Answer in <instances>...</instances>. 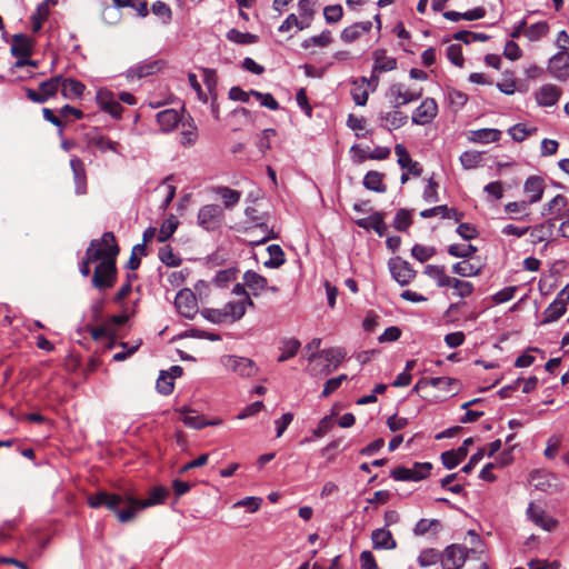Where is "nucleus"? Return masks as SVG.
Listing matches in <instances>:
<instances>
[{"instance_id":"obj_1","label":"nucleus","mask_w":569,"mask_h":569,"mask_svg":"<svg viewBox=\"0 0 569 569\" xmlns=\"http://www.w3.org/2000/svg\"><path fill=\"white\" fill-rule=\"evenodd\" d=\"M168 496L169 490L163 486L153 487L149 491L148 499L144 500L134 498L128 491L121 495L102 490L90 495L87 502L89 507L94 509L106 507L114 512L121 523H127L134 519L139 510L163 503Z\"/></svg>"},{"instance_id":"obj_2","label":"nucleus","mask_w":569,"mask_h":569,"mask_svg":"<svg viewBox=\"0 0 569 569\" xmlns=\"http://www.w3.org/2000/svg\"><path fill=\"white\" fill-rule=\"evenodd\" d=\"M120 252V248L117 243V239L111 231H107L100 239H92L86 250V256H89V260L106 261L112 259L117 261V257Z\"/></svg>"},{"instance_id":"obj_3","label":"nucleus","mask_w":569,"mask_h":569,"mask_svg":"<svg viewBox=\"0 0 569 569\" xmlns=\"http://www.w3.org/2000/svg\"><path fill=\"white\" fill-rule=\"evenodd\" d=\"M118 269L117 261L108 259L99 262L94 268L91 283L93 288L102 291L112 288L117 282Z\"/></svg>"},{"instance_id":"obj_4","label":"nucleus","mask_w":569,"mask_h":569,"mask_svg":"<svg viewBox=\"0 0 569 569\" xmlns=\"http://www.w3.org/2000/svg\"><path fill=\"white\" fill-rule=\"evenodd\" d=\"M224 221L223 209L219 204H206L199 209L198 223L207 231H216Z\"/></svg>"},{"instance_id":"obj_5","label":"nucleus","mask_w":569,"mask_h":569,"mask_svg":"<svg viewBox=\"0 0 569 569\" xmlns=\"http://www.w3.org/2000/svg\"><path fill=\"white\" fill-rule=\"evenodd\" d=\"M423 94V89H408L402 83H393L389 88V96L392 98L393 108L398 109L412 101L419 100Z\"/></svg>"},{"instance_id":"obj_6","label":"nucleus","mask_w":569,"mask_h":569,"mask_svg":"<svg viewBox=\"0 0 569 569\" xmlns=\"http://www.w3.org/2000/svg\"><path fill=\"white\" fill-rule=\"evenodd\" d=\"M468 556V549L461 545L448 546L441 557L442 569H460Z\"/></svg>"},{"instance_id":"obj_7","label":"nucleus","mask_w":569,"mask_h":569,"mask_svg":"<svg viewBox=\"0 0 569 569\" xmlns=\"http://www.w3.org/2000/svg\"><path fill=\"white\" fill-rule=\"evenodd\" d=\"M244 214L249 221L254 223L256 228H259L263 232L262 238L252 241L253 244H261L270 239L277 238V234L272 230H269L268 224L266 222L268 217L267 212H260L254 207H247L244 210Z\"/></svg>"},{"instance_id":"obj_8","label":"nucleus","mask_w":569,"mask_h":569,"mask_svg":"<svg viewBox=\"0 0 569 569\" xmlns=\"http://www.w3.org/2000/svg\"><path fill=\"white\" fill-rule=\"evenodd\" d=\"M389 269L400 286H407L416 277V270L411 264L399 257L389 261Z\"/></svg>"},{"instance_id":"obj_9","label":"nucleus","mask_w":569,"mask_h":569,"mask_svg":"<svg viewBox=\"0 0 569 569\" xmlns=\"http://www.w3.org/2000/svg\"><path fill=\"white\" fill-rule=\"evenodd\" d=\"M438 114V104L433 98H426L412 113L415 124L425 126L430 123Z\"/></svg>"},{"instance_id":"obj_10","label":"nucleus","mask_w":569,"mask_h":569,"mask_svg":"<svg viewBox=\"0 0 569 569\" xmlns=\"http://www.w3.org/2000/svg\"><path fill=\"white\" fill-rule=\"evenodd\" d=\"M174 306L181 316L192 319L197 312L194 293L190 289L180 290L176 296Z\"/></svg>"},{"instance_id":"obj_11","label":"nucleus","mask_w":569,"mask_h":569,"mask_svg":"<svg viewBox=\"0 0 569 569\" xmlns=\"http://www.w3.org/2000/svg\"><path fill=\"white\" fill-rule=\"evenodd\" d=\"M224 366L241 377H252L258 371L256 363L246 357L228 356Z\"/></svg>"},{"instance_id":"obj_12","label":"nucleus","mask_w":569,"mask_h":569,"mask_svg":"<svg viewBox=\"0 0 569 569\" xmlns=\"http://www.w3.org/2000/svg\"><path fill=\"white\" fill-rule=\"evenodd\" d=\"M86 138L89 147L97 148L101 152L112 151L117 154H121V144L102 134H99L97 129L87 132Z\"/></svg>"},{"instance_id":"obj_13","label":"nucleus","mask_w":569,"mask_h":569,"mask_svg":"<svg viewBox=\"0 0 569 569\" xmlns=\"http://www.w3.org/2000/svg\"><path fill=\"white\" fill-rule=\"evenodd\" d=\"M549 72L559 80L569 78V53L559 51L550 60L548 66Z\"/></svg>"},{"instance_id":"obj_14","label":"nucleus","mask_w":569,"mask_h":569,"mask_svg":"<svg viewBox=\"0 0 569 569\" xmlns=\"http://www.w3.org/2000/svg\"><path fill=\"white\" fill-rule=\"evenodd\" d=\"M527 515L529 519L536 525L541 527L546 531H552L556 529L558 521L548 516L545 510L537 507L535 503H530L527 509Z\"/></svg>"},{"instance_id":"obj_15","label":"nucleus","mask_w":569,"mask_h":569,"mask_svg":"<svg viewBox=\"0 0 569 569\" xmlns=\"http://www.w3.org/2000/svg\"><path fill=\"white\" fill-rule=\"evenodd\" d=\"M97 102L103 111L108 112L113 118H119L123 111V107L114 99L111 91L99 90L97 92Z\"/></svg>"},{"instance_id":"obj_16","label":"nucleus","mask_w":569,"mask_h":569,"mask_svg":"<svg viewBox=\"0 0 569 569\" xmlns=\"http://www.w3.org/2000/svg\"><path fill=\"white\" fill-rule=\"evenodd\" d=\"M395 153L398 157V163L402 170H407L413 177H420L422 173V167L419 162L413 161L406 149V147L401 143L396 144Z\"/></svg>"},{"instance_id":"obj_17","label":"nucleus","mask_w":569,"mask_h":569,"mask_svg":"<svg viewBox=\"0 0 569 569\" xmlns=\"http://www.w3.org/2000/svg\"><path fill=\"white\" fill-rule=\"evenodd\" d=\"M70 167L73 173L76 193L84 194L87 191V173L83 161L78 157H73L70 160Z\"/></svg>"},{"instance_id":"obj_18","label":"nucleus","mask_w":569,"mask_h":569,"mask_svg":"<svg viewBox=\"0 0 569 569\" xmlns=\"http://www.w3.org/2000/svg\"><path fill=\"white\" fill-rule=\"evenodd\" d=\"M356 223L366 230H373L379 237H383L387 231L385 223V213L380 211L373 212L369 218H362L356 221Z\"/></svg>"},{"instance_id":"obj_19","label":"nucleus","mask_w":569,"mask_h":569,"mask_svg":"<svg viewBox=\"0 0 569 569\" xmlns=\"http://www.w3.org/2000/svg\"><path fill=\"white\" fill-rule=\"evenodd\" d=\"M545 190V181L541 177L538 176H530L523 186V191L526 196L529 198L528 202L536 203L538 202L543 194Z\"/></svg>"},{"instance_id":"obj_20","label":"nucleus","mask_w":569,"mask_h":569,"mask_svg":"<svg viewBox=\"0 0 569 569\" xmlns=\"http://www.w3.org/2000/svg\"><path fill=\"white\" fill-rule=\"evenodd\" d=\"M32 41L23 33L12 37L11 54L16 58H29L32 54Z\"/></svg>"},{"instance_id":"obj_21","label":"nucleus","mask_w":569,"mask_h":569,"mask_svg":"<svg viewBox=\"0 0 569 569\" xmlns=\"http://www.w3.org/2000/svg\"><path fill=\"white\" fill-rule=\"evenodd\" d=\"M561 96V90L555 84H545L536 92V100L540 106L551 107Z\"/></svg>"},{"instance_id":"obj_22","label":"nucleus","mask_w":569,"mask_h":569,"mask_svg":"<svg viewBox=\"0 0 569 569\" xmlns=\"http://www.w3.org/2000/svg\"><path fill=\"white\" fill-rule=\"evenodd\" d=\"M372 546L375 549L392 550L397 548V542L392 533L386 528H379L371 533Z\"/></svg>"},{"instance_id":"obj_23","label":"nucleus","mask_w":569,"mask_h":569,"mask_svg":"<svg viewBox=\"0 0 569 569\" xmlns=\"http://www.w3.org/2000/svg\"><path fill=\"white\" fill-rule=\"evenodd\" d=\"M86 87L84 84L73 78H64L61 76L60 91L63 98L73 100L82 96Z\"/></svg>"},{"instance_id":"obj_24","label":"nucleus","mask_w":569,"mask_h":569,"mask_svg":"<svg viewBox=\"0 0 569 569\" xmlns=\"http://www.w3.org/2000/svg\"><path fill=\"white\" fill-rule=\"evenodd\" d=\"M380 120V126L386 130L391 131L403 127L408 121V116L400 110H393L391 112L381 113Z\"/></svg>"},{"instance_id":"obj_25","label":"nucleus","mask_w":569,"mask_h":569,"mask_svg":"<svg viewBox=\"0 0 569 569\" xmlns=\"http://www.w3.org/2000/svg\"><path fill=\"white\" fill-rule=\"evenodd\" d=\"M373 73L392 71L397 68V60L387 56L385 49H377L373 52Z\"/></svg>"},{"instance_id":"obj_26","label":"nucleus","mask_w":569,"mask_h":569,"mask_svg":"<svg viewBox=\"0 0 569 569\" xmlns=\"http://www.w3.org/2000/svg\"><path fill=\"white\" fill-rule=\"evenodd\" d=\"M178 411L183 415L181 418L182 422L187 427L197 430L203 429L208 426H217L221 423V420H207L203 416H189L187 413L190 412V410L184 407L178 409Z\"/></svg>"},{"instance_id":"obj_27","label":"nucleus","mask_w":569,"mask_h":569,"mask_svg":"<svg viewBox=\"0 0 569 569\" xmlns=\"http://www.w3.org/2000/svg\"><path fill=\"white\" fill-rule=\"evenodd\" d=\"M243 283L251 290L253 296H259L261 291L267 289L268 280L256 271L248 270L243 273Z\"/></svg>"},{"instance_id":"obj_28","label":"nucleus","mask_w":569,"mask_h":569,"mask_svg":"<svg viewBox=\"0 0 569 569\" xmlns=\"http://www.w3.org/2000/svg\"><path fill=\"white\" fill-rule=\"evenodd\" d=\"M157 121L162 131L173 130L181 121L179 112L174 109H166L157 113Z\"/></svg>"},{"instance_id":"obj_29","label":"nucleus","mask_w":569,"mask_h":569,"mask_svg":"<svg viewBox=\"0 0 569 569\" xmlns=\"http://www.w3.org/2000/svg\"><path fill=\"white\" fill-rule=\"evenodd\" d=\"M385 173L370 170L366 173L363 178V187L368 190L378 192V193H385L387 191V186L383 182Z\"/></svg>"},{"instance_id":"obj_30","label":"nucleus","mask_w":569,"mask_h":569,"mask_svg":"<svg viewBox=\"0 0 569 569\" xmlns=\"http://www.w3.org/2000/svg\"><path fill=\"white\" fill-rule=\"evenodd\" d=\"M321 357L325 358L326 366V375L330 373L332 370L337 369V367L341 363V361L346 357V351L341 348H329L320 353Z\"/></svg>"},{"instance_id":"obj_31","label":"nucleus","mask_w":569,"mask_h":569,"mask_svg":"<svg viewBox=\"0 0 569 569\" xmlns=\"http://www.w3.org/2000/svg\"><path fill=\"white\" fill-rule=\"evenodd\" d=\"M567 311V305L555 299L543 311L542 325L550 323L560 319Z\"/></svg>"},{"instance_id":"obj_32","label":"nucleus","mask_w":569,"mask_h":569,"mask_svg":"<svg viewBox=\"0 0 569 569\" xmlns=\"http://www.w3.org/2000/svg\"><path fill=\"white\" fill-rule=\"evenodd\" d=\"M163 66L164 62L162 60H153L132 68L130 72L140 79L159 72Z\"/></svg>"},{"instance_id":"obj_33","label":"nucleus","mask_w":569,"mask_h":569,"mask_svg":"<svg viewBox=\"0 0 569 569\" xmlns=\"http://www.w3.org/2000/svg\"><path fill=\"white\" fill-rule=\"evenodd\" d=\"M222 312L226 313V321H237L240 320L246 313V302L244 301H231L224 305Z\"/></svg>"},{"instance_id":"obj_34","label":"nucleus","mask_w":569,"mask_h":569,"mask_svg":"<svg viewBox=\"0 0 569 569\" xmlns=\"http://www.w3.org/2000/svg\"><path fill=\"white\" fill-rule=\"evenodd\" d=\"M472 142L488 143L496 142L500 139L501 132L498 129H479L470 132Z\"/></svg>"},{"instance_id":"obj_35","label":"nucleus","mask_w":569,"mask_h":569,"mask_svg":"<svg viewBox=\"0 0 569 569\" xmlns=\"http://www.w3.org/2000/svg\"><path fill=\"white\" fill-rule=\"evenodd\" d=\"M267 251L270 258L263 262L266 268L277 269L286 262L284 252L279 244H270Z\"/></svg>"},{"instance_id":"obj_36","label":"nucleus","mask_w":569,"mask_h":569,"mask_svg":"<svg viewBox=\"0 0 569 569\" xmlns=\"http://www.w3.org/2000/svg\"><path fill=\"white\" fill-rule=\"evenodd\" d=\"M568 206V200L562 194H557L545 209L547 214H553L556 218H562L566 213H569V210L566 211Z\"/></svg>"},{"instance_id":"obj_37","label":"nucleus","mask_w":569,"mask_h":569,"mask_svg":"<svg viewBox=\"0 0 569 569\" xmlns=\"http://www.w3.org/2000/svg\"><path fill=\"white\" fill-rule=\"evenodd\" d=\"M61 87V76L51 77L39 84L41 96L44 97V102L54 97Z\"/></svg>"},{"instance_id":"obj_38","label":"nucleus","mask_w":569,"mask_h":569,"mask_svg":"<svg viewBox=\"0 0 569 569\" xmlns=\"http://www.w3.org/2000/svg\"><path fill=\"white\" fill-rule=\"evenodd\" d=\"M214 190L216 193L222 198L226 209H231L240 201L241 192L238 190H233L229 187H217Z\"/></svg>"},{"instance_id":"obj_39","label":"nucleus","mask_w":569,"mask_h":569,"mask_svg":"<svg viewBox=\"0 0 569 569\" xmlns=\"http://www.w3.org/2000/svg\"><path fill=\"white\" fill-rule=\"evenodd\" d=\"M425 274L436 280L438 287H448L450 277L446 274L443 266L427 264L425 267Z\"/></svg>"},{"instance_id":"obj_40","label":"nucleus","mask_w":569,"mask_h":569,"mask_svg":"<svg viewBox=\"0 0 569 569\" xmlns=\"http://www.w3.org/2000/svg\"><path fill=\"white\" fill-rule=\"evenodd\" d=\"M178 226L179 220L177 219V217L170 214V217L167 218L160 226L158 241L166 242L168 239H170L174 231L177 230Z\"/></svg>"},{"instance_id":"obj_41","label":"nucleus","mask_w":569,"mask_h":569,"mask_svg":"<svg viewBox=\"0 0 569 569\" xmlns=\"http://www.w3.org/2000/svg\"><path fill=\"white\" fill-rule=\"evenodd\" d=\"M481 266L471 263L467 260L457 262L452 266V272L461 277H476L481 272Z\"/></svg>"},{"instance_id":"obj_42","label":"nucleus","mask_w":569,"mask_h":569,"mask_svg":"<svg viewBox=\"0 0 569 569\" xmlns=\"http://www.w3.org/2000/svg\"><path fill=\"white\" fill-rule=\"evenodd\" d=\"M227 39L238 44H251L258 42L259 38L250 32H241L238 29H230L227 34Z\"/></svg>"},{"instance_id":"obj_43","label":"nucleus","mask_w":569,"mask_h":569,"mask_svg":"<svg viewBox=\"0 0 569 569\" xmlns=\"http://www.w3.org/2000/svg\"><path fill=\"white\" fill-rule=\"evenodd\" d=\"M144 256H147V248L144 243L133 246L129 260L126 263V268L130 271H136L141 264V257Z\"/></svg>"},{"instance_id":"obj_44","label":"nucleus","mask_w":569,"mask_h":569,"mask_svg":"<svg viewBox=\"0 0 569 569\" xmlns=\"http://www.w3.org/2000/svg\"><path fill=\"white\" fill-rule=\"evenodd\" d=\"M549 31V24L546 21H540L531 24L530 27H526L523 34L530 41H538L542 37H545Z\"/></svg>"},{"instance_id":"obj_45","label":"nucleus","mask_w":569,"mask_h":569,"mask_svg":"<svg viewBox=\"0 0 569 569\" xmlns=\"http://www.w3.org/2000/svg\"><path fill=\"white\" fill-rule=\"evenodd\" d=\"M453 39L461 41L466 44H469L475 41H481V42L488 41L490 39V36L487 33H482V32H472V31L461 30L453 34Z\"/></svg>"},{"instance_id":"obj_46","label":"nucleus","mask_w":569,"mask_h":569,"mask_svg":"<svg viewBox=\"0 0 569 569\" xmlns=\"http://www.w3.org/2000/svg\"><path fill=\"white\" fill-rule=\"evenodd\" d=\"M158 257L160 261L168 267H178L182 262V259L178 257L168 244L159 249Z\"/></svg>"},{"instance_id":"obj_47","label":"nucleus","mask_w":569,"mask_h":569,"mask_svg":"<svg viewBox=\"0 0 569 569\" xmlns=\"http://www.w3.org/2000/svg\"><path fill=\"white\" fill-rule=\"evenodd\" d=\"M448 287H452L456 290L457 296H459L460 298L470 297L475 290L473 284L471 282L452 277H450Z\"/></svg>"},{"instance_id":"obj_48","label":"nucleus","mask_w":569,"mask_h":569,"mask_svg":"<svg viewBox=\"0 0 569 569\" xmlns=\"http://www.w3.org/2000/svg\"><path fill=\"white\" fill-rule=\"evenodd\" d=\"M138 279L137 273L130 272L126 276L124 283L119 288L117 293L113 297V301L116 303H120L122 300H124L132 291V282Z\"/></svg>"},{"instance_id":"obj_49","label":"nucleus","mask_w":569,"mask_h":569,"mask_svg":"<svg viewBox=\"0 0 569 569\" xmlns=\"http://www.w3.org/2000/svg\"><path fill=\"white\" fill-rule=\"evenodd\" d=\"M151 12L159 17L164 24L170 23L172 20V10L171 8L163 1H156L151 6Z\"/></svg>"},{"instance_id":"obj_50","label":"nucleus","mask_w":569,"mask_h":569,"mask_svg":"<svg viewBox=\"0 0 569 569\" xmlns=\"http://www.w3.org/2000/svg\"><path fill=\"white\" fill-rule=\"evenodd\" d=\"M478 251L472 244H451L448 247V253L456 258H471Z\"/></svg>"},{"instance_id":"obj_51","label":"nucleus","mask_w":569,"mask_h":569,"mask_svg":"<svg viewBox=\"0 0 569 569\" xmlns=\"http://www.w3.org/2000/svg\"><path fill=\"white\" fill-rule=\"evenodd\" d=\"M441 553L435 548H427L422 550L418 557V562L421 567H429L441 560Z\"/></svg>"},{"instance_id":"obj_52","label":"nucleus","mask_w":569,"mask_h":569,"mask_svg":"<svg viewBox=\"0 0 569 569\" xmlns=\"http://www.w3.org/2000/svg\"><path fill=\"white\" fill-rule=\"evenodd\" d=\"M49 17V8L47 7V3H40L36 10V12L32 14V31L38 32L41 30L43 22Z\"/></svg>"},{"instance_id":"obj_53","label":"nucleus","mask_w":569,"mask_h":569,"mask_svg":"<svg viewBox=\"0 0 569 569\" xmlns=\"http://www.w3.org/2000/svg\"><path fill=\"white\" fill-rule=\"evenodd\" d=\"M412 223L411 213L407 209H400L397 211L395 220H393V227L398 231L405 232L409 229V227Z\"/></svg>"},{"instance_id":"obj_54","label":"nucleus","mask_w":569,"mask_h":569,"mask_svg":"<svg viewBox=\"0 0 569 569\" xmlns=\"http://www.w3.org/2000/svg\"><path fill=\"white\" fill-rule=\"evenodd\" d=\"M300 341L297 339H289L284 341L281 355L278 358L279 362H284L293 358L300 349Z\"/></svg>"},{"instance_id":"obj_55","label":"nucleus","mask_w":569,"mask_h":569,"mask_svg":"<svg viewBox=\"0 0 569 569\" xmlns=\"http://www.w3.org/2000/svg\"><path fill=\"white\" fill-rule=\"evenodd\" d=\"M536 131L537 128H527L523 123H517L511 127L508 132L515 141L521 142L527 137L533 134Z\"/></svg>"},{"instance_id":"obj_56","label":"nucleus","mask_w":569,"mask_h":569,"mask_svg":"<svg viewBox=\"0 0 569 569\" xmlns=\"http://www.w3.org/2000/svg\"><path fill=\"white\" fill-rule=\"evenodd\" d=\"M481 159H482V153L479 151H465L460 156L461 166L468 170L476 168L479 164V162L481 161Z\"/></svg>"},{"instance_id":"obj_57","label":"nucleus","mask_w":569,"mask_h":569,"mask_svg":"<svg viewBox=\"0 0 569 569\" xmlns=\"http://www.w3.org/2000/svg\"><path fill=\"white\" fill-rule=\"evenodd\" d=\"M435 253L436 250L433 247H427L418 243L411 249V256L420 262H426L433 257Z\"/></svg>"},{"instance_id":"obj_58","label":"nucleus","mask_w":569,"mask_h":569,"mask_svg":"<svg viewBox=\"0 0 569 569\" xmlns=\"http://www.w3.org/2000/svg\"><path fill=\"white\" fill-rule=\"evenodd\" d=\"M156 388L161 395L168 396L172 393L174 385L173 380L168 377L167 371H161L157 380Z\"/></svg>"},{"instance_id":"obj_59","label":"nucleus","mask_w":569,"mask_h":569,"mask_svg":"<svg viewBox=\"0 0 569 569\" xmlns=\"http://www.w3.org/2000/svg\"><path fill=\"white\" fill-rule=\"evenodd\" d=\"M250 93L260 101L261 106L270 110H278L280 108L279 102L271 93H262L257 90H250Z\"/></svg>"},{"instance_id":"obj_60","label":"nucleus","mask_w":569,"mask_h":569,"mask_svg":"<svg viewBox=\"0 0 569 569\" xmlns=\"http://www.w3.org/2000/svg\"><path fill=\"white\" fill-rule=\"evenodd\" d=\"M411 472L415 477V481H420L430 475V471L432 470V463L431 462H415L413 467L410 468Z\"/></svg>"},{"instance_id":"obj_61","label":"nucleus","mask_w":569,"mask_h":569,"mask_svg":"<svg viewBox=\"0 0 569 569\" xmlns=\"http://www.w3.org/2000/svg\"><path fill=\"white\" fill-rule=\"evenodd\" d=\"M323 16L328 23H336L341 20L343 10L340 4L327 6L323 9Z\"/></svg>"},{"instance_id":"obj_62","label":"nucleus","mask_w":569,"mask_h":569,"mask_svg":"<svg viewBox=\"0 0 569 569\" xmlns=\"http://www.w3.org/2000/svg\"><path fill=\"white\" fill-rule=\"evenodd\" d=\"M292 27H297L299 30H303L309 27V22H303L297 18L295 13L289 14L286 20L279 27L280 32H287Z\"/></svg>"},{"instance_id":"obj_63","label":"nucleus","mask_w":569,"mask_h":569,"mask_svg":"<svg viewBox=\"0 0 569 569\" xmlns=\"http://www.w3.org/2000/svg\"><path fill=\"white\" fill-rule=\"evenodd\" d=\"M441 523L439 520L437 519H432V520H429V519H420L415 528H413V532L416 536H423L426 535L429 530H431L432 528H437V527H440Z\"/></svg>"},{"instance_id":"obj_64","label":"nucleus","mask_w":569,"mask_h":569,"mask_svg":"<svg viewBox=\"0 0 569 569\" xmlns=\"http://www.w3.org/2000/svg\"><path fill=\"white\" fill-rule=\"evenodd\" d=\"M447 57L451 63L461 68L463 66L465 59L462 56V49L460 44H450L447 49Z\"/></svg>"}]
</instances>
